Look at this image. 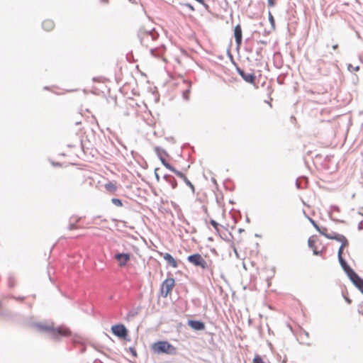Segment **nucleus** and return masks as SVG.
Masks as SVG:
<instances>
[{
	"label": "nucleus",
	"instance_id": "obj_50",
	"mask_svg": "<svg viewBox=\"0 0 363 363\" xmlns=\"http://www.w3.org/2000/svg\"><path fill=\"white\" fill-rule=\"evenodd\" d=\"M74 218V216L70 217V220H72Z\"/></svg>",
	"mask_w": 363,
	"mask_h": 363
},
{
	"label": "nucleus",
	"instance_id": "obj_22",
	"mask_svg": "<svg viewBox=\"0 0 363 363\" xmlns=\"http://www.w3.org/2000/svg\"><path fill=\"white\" fill-rule=\"evenodd\" d=\"M111 202H112L113 204H114L116 206H119L120 207V206H123L121 200L119 199H117V198H113L111 199Z\"/></svg>",
	"mask_w": 363,
	"mask_h": 363
},
{
	"label": "nucleus",
	"instance_id": "obj_18",
	"mask_svg": "<svg viewBox=\"0 0 363 363\" xmlns=\"http://www.w3.org/2000/svg\"><path fill=\"white\" fill-rule=\"evenodd\" d=\"M159 159L160 160V161H161L162 164H163V165H164L167 169H169L170 171H172V170H174V167L172 165H171L169 162H167L166 161V160H165L163 157H160V158H159Z\"/></svg>",
	"mask_w": 363,
	"mask_h": 363
},
{
	"label": "nucleus",
	"instance_id": "obj_47",
	"mask_svg": "<svg viewBox=\"0 0 363 363\" xmlns=\"http://www.w3.org/2000/svg\"><path fill=\"white\" fill-rule=\"evenodd\" d=\"M337 48H338V45H334L333 46V50H336Z\"/></svg>",
	"mask_w": 363,
	"mask_h": 363
},
{
	"label": "nucleus",
	"instance_id": "obj_6",
	"mask_svg": "<svg viewBox=\"0 0 363 363\" xmlns=\"http://www.w3.org/2000/svg\"><path fill=\"white\" fill-rule=\"evenodd\" d=\"M175 284L174 279L167 278L161 284V295L167 297Z\"/></svg>",
	"mask_w": 363,
	"mask_h": 363
},
{
	"label": "nucleus",
	"instance_id": "obj_1",
	"mask_svg": "<svg viewBox=\"0 0 363 363\" xmlns=\"http://www.w3.org/2000/svg\"><path fill=\"white\" fill-rule=\"evenodd\" d=\"M35 325L40 330L49 333L50 336L55 340H58L62 337H66L70 335V330L65 327L54 328L52 325H48L40 323H37Z\"/></svg>",
	"mask_w": 363,
	"mask_h": 363
},
{
	"label": "nucleus",
	"instance_id": "obj_31",
	"mask_svg": "<svg viewBox=\"0 0 363 363\" xmlns=\"http://www.w3.org/2000/svg\"><path fill=\"white\" fill-rule=\"evenodd\" d=\"M78 227L76 225V223H70L67 227L68 230H72L77 229Z\"/></svg>",
	"mask_w": 363,
	"mask_h": 363
},
{
	"label": "nucleus",
	"instance_id": "obj_10",
	"mask_svg": "<svg viewBox=\"0 0 363 363\" xmlns=\"http://www.w3.org/2000/svg\"><path fill=\"white\" fill-rule=\"evenodd\" d=\"M234 37L236 45L239 48L242 44V28L240 24L237 25L234 28Z\"/></svg>",
	"mask_w": 363,
	"mask_h": 363
},
{
	"label": "nucleus",
	"instance_id": "obj_49",
	"mask_svg": "<svg viewBox=\"0 0 363 363\" xmlns=\"http://www.w3.org/2000/svg\"><path fill=\"white\" fill-rule=\"evenodd\" d=\"M121 145L124 147V149H125V150L127 149V148H126V146H125V145H124L123 144H121Z\"/></svg>",
	"mask_w": 363,
	"mask_h": 363
},
{
	"label": "nucleus",
	"instance_id": "obj_29",
	"mask_svg": "<svg viewBox=\"0 0 363 363\" xmlns=\"http://www.w3.org/2000/svg\"><path fill=\"white\" fill-rule=\"evenodd\" d=\"M253 363H265V362L263 361V359H262V357L260 356L257 355L253 359Z\"/></svg>",
	"mask_w": 363,
	"mask_h": 363
},
{
	"label": "nucleus",
	"instance_id": "obj_39",
	"mask_svg": "<svg viewBox=\"0 0 363 363\" xmlns=\"http://www.w3.org/2000/svg\"><path fill=\"white\" fill-rule=\"evenodd\" d=\"M13 298L16 299L17 301H23L24 300V297H13Z\"/></svg>",
	"mask_w": 363,
	"mask_h": 363
},
{
	"label": "nucleus",
	"instance_id": "obj_2",
	"mask_svg": "<svg viewBox=\"0 0 363 363\" xmlns=\"http://www.w3.org/2000/svg\"><path fill=\"white\" fill-rule=\"evenodd\" d=\"M138 37L143 45L149 48L152 43L157 40L159 34L155 28H140L138 32Z\"/></svg>",
	"mask_w": 363,
	"mask_h": 363
},
{
	"label": "nucleus",
	"instance_id": "obj_43",
	"mask_svg": "<svg viewBox=\"0 0 363 363\" xmlns=\"http://www.w3.org/2000/svg\"><path fill=\"white\" fill-rule=\"evenodd\" d=\"M261 50H262V48H259V49L257 50L256 54H257V56H259Z\"/></svg>",
	"mask_w": 363,
	"mask_h": 363
},
{
	"label": "nucleus",
	"instance_id": "obj_32",
	"mask_svg": "<svg viewBox=\"0 0 363 363\" xmlns=\"http://www.w3.org/2000/svg\"><path fill=\"white\" fill-rule=\"evenodd\" d=\"M308 245L309 247L313 248L315 247V241L311 238H310L308 240Z\"/></svg>",
	"mask_w": 363,
	"mask_h": 363
},
{
	"label": "nucleus",
	"instance_id": "obj_23",
	"mask_svg": "<svg viewBox=\"0 0 363 363\" xmlns=\"http://www.w3.org/2000/svg\"><path fill=\"white\" fill-rule=\"evenodd\" d=\"M171 172H174L178 177L181 178L182 180L186 177V176L180 171L177 170L174 168V170H172Z\"/></svg>",
	"mask_w": 363,
	"mask_h": 363
},
{
	"label": "nucleus",
	"instance_id": "obj_53",
	"mask_svg": "<svg viewBox=\"0 0 363 363\" xmlns=\"http://www.w3.org/2000/svg\"><path fill=\"white\" fill-rule=\"evenodd\" d=\"M204 0H199V2H203Z\"/></svg>",
	"mask_w": 363,
	"mask_h": 363
},
{
	"label": "nucleus",
	"instance_id": "obj_52",
	"mask_svg": "<svg viewBox=\"0 0 363 363\" xmlns=\"http://www.w3.org/2000/svg\"><path fill=\"white\" fill-rule=\"evenodd\" d=\"M246 220L247 222H250V219L248 218H247Z\"/></svg>",
	"mask_w": 363,
	"mask_h": 363
},
{
	"label": "nucleus",
	"instance_id": "obj_40",
	"mask_svg": "<svg viewBox=\"0 0 363 363\" xmlns=\"http://www.w3.org/2000/svg\"><path fill=\"white\" fill-rule=\"evenodd\" d=\"M358 229L359 230H362L363 229V225H362V221H361L359 225H358Z\"/></svg>",
	"mask_w": 363,
	"mask_h": 363
},
{
	"label": "nucleus",
	"instance_id": "obj_41",
	"mask_svg": "<svg viewBox=\"0 0 363 363\" xmlns=\"http://www.w3.org/2000/svg\"><path fill=\"white\" fill-rule=\"evenodd\" d=\"M130 350L133 355H134V356L137 355V353H136L135 350L133 348H130Z\"/></svg>",
	"mask_w": 363,
	"mask_h": 363
},
{
	"label": "nucleus",
	"instance_id": "obj_28",
	"mask_svg": "<svg viewBox=\"0 0 363 363\" xmlns=\"http://www.w3.org/2000/svg\"><path fill=\"white\" fill-rule=\"evenodd\" d=\"M320 234L324 235L326 238V235H330V234L326 233L327 229L325 228H320L319 227V230H317Z\"/></svg>",
	"mask_w": 363,
	"mask_h": 363
},
{
	"label": "nucleus",
	"instance_id": "obj_20",
	"mask_svg": "<svg viewBox=\"0 0 363 363\" xmlns=\"http://www.w3.org/2000/svg\"><path fill=\"white\" fill-rule=\"evenodd\" d=\"M155 152L159 158L162 157V154L167 155V152L164 150L162 149L160 147H158V146L155 147Z\"/></svg>",
	"mask_w": 363,
	"mask_h": 363
},
{
	"label": "nucleus",
	"instance_id": "obj_3",
	"mask_svg": "<svg viewBox=\"0 0 363 363\" xmlns=\"http://www.w3.org/2000/svg\"><path fill=\"white\" fill-rule=\"evenodd\" d=\"M151 350L157 354L176 355L177 354V348L167 340L154 342L151 346Z\"/></svg>",
	"mask_w": 363,
	"mask_h": 363
},
{
	"label": "nucleus",
	"instance_id": "obj_37",
	"mask_svg": "<svg viewBox=\"0 0 363 363\" xmlns=\"http://www.w3.org/2000/svg\"><path fill=\"white\" fill-rule=\"evenodd\" d=\"M267 2H268V6H270V7H273L275 5L274 0H268Z\"/></svg>",
	"mask_w": 363,
	"mask_h": 363
},
{
	"label": "nucleus",
	"instance_id": "obj_17",
	"mask_svg": "<svg viewBox=\"0 0 363 363\" xmlns=\"http://www.w3.org/2000/svg\"><path fill=\"white\" fill-rule=\"evenodd\" d=\"M139 313V308H133L127 313V319L128 320L133 319Z\"/></svg>",
	"mask_w": 363,
	"mask_h": 363
},
{
	"label": "nucleus",
	"instance_id": "obj_36",
	"mask_svg": "<svg viewBox=\"0 0 363 363\" xmlns=\"http://www.w3.org/2000/svg\"><path fill=\"white\" fill-rule=\"evenodd\" d=\"M211 225L216 229V230H218V223L214 220H211L210 221Z\"/></svg>",
	"mask_w": 363,
	"mask_h": 363
},
{
	"label": "nucleus",
	"instance_id": "obj_42",
	"mask_svg": "<svg viewBox=\"0 0 363 363\" xmlns=\"http://www.w3.org/2000/svg\"><path fill=\"white\" fill-rule=\"evenodd\" d=\"M155 171H157V169H155ZM155 178L157 181L160 180V176L158 175V174L157 173V172H155Z\"/></svg>",
	"mask_w": 363,
	"mask_h": 363
},
{
	"label": "nucleus",
	"instance_id": "obj_7",
	"mask_svg": "<svg viewBox=\"0 0 363 363\" xmlns=\"http://www.w3.org/2000/svg\"><path fill=\"white\" fill-rule=\"evenodd\" d=\"M112 333L119 338L125 339L128 335V330L123 324H118L111 327Z\"/></svg>",
	"mask_w": 363,
	"mask_h": 363
},
{
	"label": "nucleus",
	"instance_id": "obj_35",
	"mask_svg": "<svg viewBox=\"0 0 363 363\" xmlns=\"http://www.w3.org/2000/svg\"><path fill=\"white\" fill-rule=\"evenodd\" d=\"M157 48H150V53L152 56L158 57L159 55L156 53Z\"/></svg>",
	"mask_w": 363,
	"mask_h": 363
},
{
	"label": "nucleus",
	"instance_id": "obj_8",
	"mask_svg": "<svg viewBox=\"0 0 363 363\" xmlns=\"http://www.w3.org/2000/svg\"><path fill=\"white\" fill-rule=\"evenodd\" d=\"M236 70L238 73L240 75L243 80H245L247 83L255 84L256 76L254 73H247L243 69H240L239 67H236Z\"/></svg>",
	"mask_w": 363,
	"mask_h": 363
},
{
	"label": "nucleus",
	"instance_id": "obj_5",
	"mask_svg": "<svg viewBox=\"0 0 363 363\" xmlns=\"http://www.w3.org/2000/svg\"><path fill=\"white\" fill-rule=\"evenodd\" d=\"M187 261L195 267H200L203 269L208 268L206 261L199 253H194L187 257Z\"/></svg>",
	"mask_w": 363,
	"mask_h": 363
},
{
	"label": "nucleus",
	"instance_id": "obj_21",
	"mask_svg": "<svg viewBox=\"0 0 363 363\" xmlns=\"http://www.w3.org/2000/svg\"><path fill=\"white\" fill-rule=\"evenodd\" d=\"M183 181L185 182V184L187 186H189L191 188V191L194 194L195 192V189H194V185L191 184V182L187 179L186 177L183 179Z\"/></svg>",
	"mask_w": 363,
	"mask_h": 363
},
{
	"label": "nucleus",
	"instance_id": "obj_48",
	"mask_svg": "<svg viewBox=\"0 0 363 363\" xmlns=\"http://www.w3.org/2000/svg\"><path fill=\"white\" fill-rule=\"evenodd\" d=\"M359 290L363 294V286Z\"/></svg>",
	"mask_w": 363,
	"mask_h": 363
},
{
	"label": "nucleus",
	"instance_id": "obj_34",
	"mask_svg": "<svg viewBox=\"0 0 363 363\" xmlns=\"http://www.w3.org/2000/svg\"><path fill=\"white\" fill-rule=\"evenodd\" d=\"M269 21H270L272 26H274V19L271 12H269Z\"/></svg>",
	"mask_w": 363,
	"mask_h": 363
},
{
	"label": "nucleus",
	"instance_id": "obj_46",
	"mask_svg": "<svg viewBox=\"0 0 363 363\" xmlns=\"http://www.w3.org/2000/svg\"><path fill=\"white\" fill-rule=\"evenodd\" d=\"M323 62V60H319L318 61V65L320 66V63Z\"/></svg>",
	"mask_w": 363,
	"mask_h": 363
},
{
	"label": "nucleus",
	"instance_id": "obj_30",
	"mask_svg": "<svg viewBox=\"0 0 363 363\" xmlns=\"http://www.w3.org/2000/svg\"><path fill=\"white\" fill-rule=\"evenodd\" d=\"M296 186L297 189H299L305 188V186H303L301 184V178L297 179V180L296 182Z\"/></svg>",
	"mask_w": 363,
	"mask_h": 363
},
{
	"label": "nucleus",
	"instance_id": "obj_15",
	"mask_svg": "<svg viewBox=\"0 0 363 363\" xmlns=\"http://www.w3.org/2000/svg\"><path fill=\"white\" fill-rule=\"evenodd\" d=\"M54 26V22L51 20L44 21L42 23L43 28L47 31L52 30Z\"/></svg>",
	"mask_w": 363,
	"mask_h": 363
},
{
	"label": "nucleus",
	"instance_id": "obj_14",
	"mask_svg": "<svg viewBox=\"0 0 363 363\" xmlns=\"http://www.w3.org/2000/svg\"><path fill=\"white\" fill-rule=\"evenodd\" d=\"M163 178L169 184L171 185L172 189H175L177 187V183L174 177L169 174H164Z\"/></svg>",
	"mask_w": 363,
	"mask_h": 363
},
{
	"label": "nucleus",
	"instance_id": "obj_26",
	"mask_svg": "<svg viewBox=\"0 0 363 363\" xmlns=\"http://www.w3.org/2000/svg\"><path fill=\"white\" fill-rule=\"evenodd\" d=\"M308 220L310 221V223L313 225V226L316 229V230H319V226L316 223V222L312 219L311 218L307 216Z\"/></svg>",
	"mask_w": 363,
	"mask_h": 363
},
{
	"label": "nucleus",
	"instance_id": "obj_33",
	"mask_svg": "<svg viewBox=\"0 0 363 363\" xmlns=\"http://www.w3.org/2000/svg\"><path fill=\"white\" fill-rule=\"evenodd\" d=\"M348 69L351 72L352 71H358L359 69V66L353 67L352 65H348Z\"/></svg>",
	"mask_w": 363,
	"mask_h": 363
},
{
	"label": "nucleus",
	"instance_id": "obj_44",
	"mask_svg": "<svg viewBox=\"0 0 363 363\" xmlns=\"http://www.w3.org/2000/svg\"><path fill=\"white\" fill-rule=\"evenodd\" d=\"M320 253V252L317 251L316 250H313V254H314V255H319Z\"/></svg>",
	"mask_w": 363,
	"mask_h": 363
},
{
	"label": "nucleus",
	"instance_id": "obj_25",
	"mask_svg": "<svg viewBox=\"0 0 363 363\" xmlns=\"http://www.w3.org/2000/svg\"><path fill=\"white\" fill-rule=\"evenodd\" d=\"M348 245V242L347 243H342L341 244L339 250H338V253H337V257L340 258V256H342V251H343V248L345 247H346L347 245Z\"/></svg>",
	"mask_w": 363,
	"mask_h": 363
},
{
	"label": "nucleus",
	"instance_id": "obj_11",
	"mask_svg": "<svg viewBox=\"0 0 363 363\" xmlns=\"http://www.w3.org/2000/svg\"><path fill=\"white\" fill-rule=\"evenodd\" d=\"M188 325L195 330H203L205 329V324L201 320H189Z\"/></svg>",
	"mask_w": 363,
	"mask_h": 363
},
{
	"label": "nucleus",
	"instance_id": "obj_19",
	"mask_svg": "<svg viewBox=\"0 0 363 363\" xmlns=\"http://www.w3.org/2000/svg\"><path fill=\"white\" fill-rule=\"evenodd\" d=\"M105 188L106 190H108V191H111V192H114L116 191V186L112 183V182H108L107 184H105Z\"/></svg>",
	"mask_w": 363,
	"mask_h": 363
},
{
	"label": "nucleus",
	"instance_id": "obj_27",
	"mask_svg": "<svg viewBox=\"0 0 363 363\" xmlns=\"http://www.w3.org/2000/svg\"><path fill=\"white\" fill-rule=\"evenodd\" d=\"M320 234L324 235L326 238V235H330V234L326 233L327 229L325 228H320L319 227V230H317Z\"/></svg>",
	"mask_w": 363,
	"mask_h": 363
},
{
	"label": "nucleus",
	"instance_id": "obj_12",
	"mask_svg": "<svg viewBox=\"0 0 363 363\" xmlns=\"http://www.w3.org/2000/svg\"><path fill=\"white\" fill-rule=\"evenodd\" d=\"M326 238L331 240H335L338 242H340L341 244H342L343 242H348L347 238L343 235L338 234L336 233H332L330 235H326Z\"/></svg>",
	"mask_w": 363,
	"mask_h": 363
},
{
	"label": "nucleus",
	"instance_id": "obj_13",
	"mask_svg": "<svg viewBox=\"0 0 363 363\" xmlns=\"http://www.w3.org/2000/svg\"><path fill=\"white\" fill-rule=\"evenodd\" d=\"M163 258L172 267L177 268L178 267L177 261L174 259V258L170 254L164 253L163 255Z\"/></svg>",
	"mask_w": 363,
	"mask_h": 363
},
{
	"label": "nucleus",
	"instance_id": "obj_16",
	"mask_svg": "<svg viewBox=\"0 0 363 363\" xmlns=\"http://www.w3.org/2000/svg\"><path fill=\"white\" fill-rule=\"evenodd\" d=\"M184 83L187 84L188 89H186V90H184L183 91L182 96L185 100L188 101L189 99L190 87H191V83L190 82H188L186 80H184Z\"/></svg>",
	"mask_w": 363,
	"mask_h": 363
},
{
	"label": "nucleus",
	"instance_id": "obj_45",
	"mask_svg": "<svg viewBox=\"0 0 363 363\" xmlns=\"http://www.w3.org/2000/svg\"><path fill=\"white\" fill-rule=\"evenodd\" d=\"M81 219H82L81 217L76 218H75V223H77L79 222Z\"/></svg>",
	"mask_w": 363,
	"mask_h": 363
},
{
	"label": "nucleus",
	"instance_id": "obj_51",
	"mask_svg": "<svg viewBox=\"0 0 363 363\" xmlns=\"http://www.w3.org/2000/svg\"><path fill=\"white\" fill-rule=\"evenodd\" d=\"M44 89H48L49 88H48V86H45Z\"/></svg>",
	"mask_w": 363,
	"mask_h": 363
},
{
	"label": "nucleus",
	"instance_id": "obj_38",
	"mask_svg": "<svg viewBox=\"0 0 363 363\" xmlns=\"http://www.w3.org/2000/svg\"><path fill=\"white\" fill-rule=\"evenodd\" d=\"M331 208L333 210V211H337L339 212L340 211V208L338 206H331Z\"/></svg>",
	"mask_w": 363,
	"mask_h": 363
},
{
	"label": "nucleus",
	"instance_id": "obj_4",
	"mask_svg": "<svg viewBox=\"0 0 363 363\" xmlns=\"http://www.w3.org/2000/svg\"><path fill=\"white\" fill-rule=\"evenodd\" d=\"M340 264L343 271L346 273L353 284L359 289L363 286V279H362L347 263L342 256L338 258Z\"/></svg>",
	"mask_w": 363,
	"mask_h": 363
},
{
	"label": "nucleus",
	"instance_id": "obj_24",
	"mask_svg": "<svg viewBox=\"0 0 363 363\" xmlns=\"http://www.w3.org/2000/svg\"><path fill=\"white\" fill-rule=\"evenodd\" d=\"M8 286L10 287V288H13L14 286H15V280H14V278L11 276H10L9 277V279H8Z\"/></svg>",
	"mask_w": 363,
	"mask_h": 363
},
{
	"label": "nucleus",
	"instance_id": "obj_9",
	"mask_svg": "<svg viewBox=\"0 0 363 363\" xmlns=\"http://www.w3.org/2000/svg\"><path fill=\"white\" fill-rule=\"evenodd\" d=\"M115 259L120 267H124L130 259V253H116L114 255Z\"/></svg>",
	"mask_w": 363,
	"mask_h": 363
}]
</instances>
